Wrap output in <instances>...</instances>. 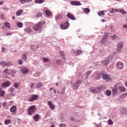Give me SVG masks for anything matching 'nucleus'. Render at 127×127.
I'll use <instances>...</instances> for the list:
<instances>
[{
	"mask_svg": "<svg viewBox=\"0 0 127 127\" xmlns=\"http://www.w3.org/2000/svg\"><path fill=\"white\" fill-rule=\"evenodd\" d=\"M105 89V86H101L99 87H91L90 89V91L93 94H96L97 93H100L101 91H103Z\"/></svg>",
	"mask_w": 127,
	"mask_h": 127,
	"instance_id": "1",
	"label": "nucleus"
},
{
	"mask_svg": "<svg viewBox=\"0 0 127 127\" xmlns=\"http://www.w3.org/2000/svg\"><path fill=\"white\" fill-rule=\"evenodd\" d=\"M45 21H40L38 22L36 24L35 26H33L34 30L36 31H38V30L42 28V26L44 25V24H45Z\"/></svg>",
	"mask_w": 127,
	"mask_h": 127,
	"instance_id": "2",
	"label": "nucleus"
},
{
	"mask_svg": "<svg viewBox=\"0 0 127 127\" xmlns=\"http://www.w3.org/2000/svg\"><path fill=\"white\" fill-rule=\"evenodd\" d=\"M27 112L28 115H33L35 112V105L30 106L28 109Z\"/></svg>",
	"mask_w": 127,
	"mask_h": 127,
	"instance_id": "3",
	"label": "nucleus"
},
{
	"mask_svg": "<svg viewBox=\"0 0 127 127\" xmlns=\"http://www.w3.org/2000/svg\"><path fill=\"white\" fill-rule=\"evenodd\" d=\"M69 25H70V24H69V22H66L65 23L62 24L60 25V27L61 29H67L68 27H69Z\"/></svg>",
	"mask_w": 127,
	"mask_h": 127,
	"instance_id": "4",
	"label": "nucleus"
},
{
	"mask_svg": "<svg viewBox=\"0 0 127 127\" xmlns=\"http://www.w3.org/2000/svg\"><path fill=\"white\" fill-rule=\"evenodd\" d=\"M38 98V95H32L28 99V101H29V102H33V101H36V100H37Z\"/></svg>",
	"mask_w": 127,
	"mask_h": 127,
	"instance_id": "5",
	"label": "nucleus"
},
{
	"mask_svg": "<svg viewBox=\"0 0 127 127\" xmlns=\"http://www.w3.org/2000/svg\"><path fill=\"white\" fill-rule=\"evenodd\" d=\"M0 64L4 67V66H7L9 67V66L12 65V63H10V62H2L0 63Z\"/></svg>",
	"mask_w": 127,
	"mask_h": 127,
	"instance_id": "6",
	"label": "nucleus"
},
{
	"mask_svg": "<svg viewBox=\"0 0 127 127\" xmlns=\"http://www.w3.org/2000/svg\"><path fill=\"white\" fill-rule=\"evenodd\" d=\"M11 83L9 81H7L4 82L1 84L2 88H7V87H9Z\"/></svg>",
	"mask_w": 127,
	"mask_h": 127,
	"instance_id": "7",
	"label": "nucleus"
},
{
	"mask_svg": "<svg viewBox=\"0 0 127 127\" xmlns=\"http://www.w3.org/2000/svg\"><path fill=\"white\" fill-rule=\"evenodd\" d=\"M102 76L103 79L106 80L107 82H110V81H112V77H111L106 74H103Z\"/></svg>",
	"mask_w": 127,
	"mask_h": 127,
	"instance_id": "8",
	"label": "nucleus"
},
{
	"mask_svg": "<svg viewBox=\"0 0 127 127\" xmlns=\"http://www.w3.org/2000/svg\"><path fill=\"white\" fill-rule=\"evenodd\" d=\"M73 53L74 54L75 56H78V55H80V54H82L83 53V51L81 50H75L73 51Z\"/></svg>",
	"mask_w": 127,
	"mask_h": 127,
	"instance_id": "9",
	"label": "nucleus"
},
{
	"mask_svg": "<svg viewBox=\"0 0 127 127\" xmlns=\"http://www.w3.org/2000/svg\"><path fill=\"white\" fill-rule=\"evenodd\" d=\"M123 47H124V43L123 42L119 43L117 46V51H121L123 49Z\"/></svg>",
	"mask_w": 127,
	"mask_h": 127,
	"instance_id": "10",
	"label": "nucleus"
},
{
	"mask_svg": "<svg viewBox=\"0 0 127 127\" xmlns=\"http://www.w3.org/2000/svg\"><path fill=\"white\" fill-rule=\"evenodd\" d=\"M48 106L50 107V109L53 111L54 109H55V105L52 104V102L51 101H49L48 102Z\"/></svg>",
	"mask_w": 127,
	"mask_h": 127,
	"instance_id": "11",
	"label": "nucleus"
},
{
	"mask_svg": "<svg viewBox=\"0 0 127 127\" xmlns=\"http://www.w3.org/2000/svg\"><path fill=\"white\" fill-rule=\"evenodd\" d=\"M116 67L118 68V69H123V68H124V64L121 62H119L117 64Z\"/></svg>",
	"mask_w": 127,
	"mask_h": 127,
	"instance_id": "12",
	"label": "nucleus"
},
{
	"mask_svg": "<svg viewBox=\"0 0 127 127\" xmlns=\"http://www.w3.org/2000/svg\"><path fill=\"white\" fill-rule=\"evenodd\" d=\"M70 4H71V5H81V3L78 1H71L70 2Z\"/></svg>",
	"mask_w": 127,
	"mask_h": 127,
	"instance_id": "13",
	"label": "nucleus"
},
{
	"mask_svg": "<svg viewBox=\"0 0 127 127\" xmlns=\"http://www.w3.org/2000/svg\"><path fill=\"white\" fill-rule=\"evenodd\" d=\"M67 16L68 18H70V19H72V20H75V19H76V18H75L74 15L70 13H67Z\"/></svg>",
	"mask_w": 127,
	"mask_h": 127,
	"instance_id": "14",
	"label": "nucleus"
},
{
	"mask_svg": "<svg viewBox=\"0 0 127 127\" xmlns=\"http://www.w3.org/2000/svg\"><path fill=\"white\" fill-rule=\"evenodd\" d=\"M16 106H12L10 108V111L11 112V113H16Z\"/></svg>",
	"mask_w": 127,
	"mask_h": 127,
	"instance_id": "15",
	"label": "nucleus"
},
{
	"mask_svg": "<svg viewBox=\"0 0 127 127\" xmlns=\"http://www.w3.org/2000/svg\"><path fill=\"white\" fill-rule=\"evenodd\" d=\"M108 37L109 35L108 34V33H105L101 43H105V42H106L105 40H106V39H107V38H108Z\"/></svg>",
	"mask_w": 127,
	"mask_h": 127,
	"instance_id": "16",
	"label": "nucleus"
},
{
	"mask_svg": "<svg viewBox=\"0 0 127 127\" xmlns=\"http://www.w3.org/2000/svg\"><path fill=\"white\" fill-rule=\"evenodd\" d=\"M21 72L23 74H27V73H28V68L27 67H23L21 69Z\"/></svg>",
	"mask_w": 127,
	"mask_h": 127,
	"instance_id": "17",
	"label": "nucleus"
},
{
	"mask_svg": "<svg viewBox=\"0 0 127 127\" xmlns=\"http://www.w3.org/2000/svg\"><path fill=\"white\" fill-rule=\"evenodd\" d=\"M5 95V91L1 90V88H0V97H4Z\"/></svg>",
	"mask_w": 127,
	"mask_h": 127,
	"instance_id": "18",
	"label": "nucleus"
},
{
	"mask_svg": "<svg viewBox=\"0 0 127 127\" xmlns=\"http://www.w3.org/2000/svg\"><path fill=\"white\" fill-rule=\"evenodd\" d=\"M118 93V87H115L113 89H112V94L113 95H116Z\"/></svg>",
	"mask_w": 127,
	"mask_h": 127,
	"instance_id": "19",
	"label": "nucleus"
},
{
	"mask_svg": "<svg viewBox=\"0 0 127 127\" xmlns=\"http://www.w3.org/2000/svg\"><path fill=\"white\" fill-rule=\"evenodd\" d=\"M104 12H106V11L105 10H103V11H98L97 12L98 15H99V16H103L104 15H105V13Z\"/></svg>",
	"mask_w": 127,
	"mask_h": 127,
	"instance_id": "20",
	"label": "nucleus"
},
{
	"mask_svg": "<svg viewBox=\"0 0 127 127\" xmlns=\"http://www.w3.org/2000/svg\"><path fill=\"white\" fill-rule=\"evenodd\" d=\"M45 13L47 16H51L52 15V13L48 10H46Z\"/></svg>",
	"mask_w": 127,
	"mask_h": 127,
	"instance_id": "21",
	"label": "nucleus"
},
{
	"mask_svg": "<svg viewBox=\"0 0 127 127\" xmlns=\"http://www.w3.org/2000/svg\"><path fill=\"white\" fill-rule=\"evenodd\" d=\"M121 114H122V115H124V114L127 115V110L126 108H122L121 109Z\"/></svg>",
	"mask_w": 127,
	"mask_h": 127,
	"instance_id": "22",
	"label": "nucleus"
},
{
	"mask_svg": "<svg viewBox=\"0 0 127 127\" xmlns=\"http://www.w3.org/2000/svg\"><path fill=\"white\" fill-rule=\"evenodd\" d=\"M39 115H36L34 117L35 122H38L39 121Z\"/></svg>",
	"mask_w": 127,
	"mask_h": 127,
	"instance_id": "23",
	"label": "nucleus"
},
{
	"mask_svg": "<svg viewBox=\"0 0 127 127\" xmlns=\"http://www.w3.org/2000/svg\"><path fill=\"white\" fill-rule=\"evenodd\" d=\"M119 89L120 92H126V88L124 86H120Z\"/></svg>",
	"mask_w": 127,
	"mask_h": 127,
	"instance_id": "24",
	"label": "nucleus"
},
{
	"mask_svg": "<svg viewBox=\"0 0 127 127\" xmlns=\"http://www.w3.org/2000/svg\"><path fill=\"white\" fill-rule=\"evenodd\" d=\"M22 12H23V10H18V11H17L16 14L17 16H19V15H20V14H21Z\"/></svg>",
	"mask_w": 127,
	"mask_h": 127,
	"instance_id": "25",
	"label": "nucleus"
},
{
	"mask_svg": "<svg viewBox=\"0 0 127 127\" xmlns=\"http://www.w3.org/2000/svg\"><path fill=\"white\" fill-rule=\"evenodd\" d=\"M59 54H60V56H61V57L64 58V59H65V54L64 53V52L60 51Z\"/></svg>",
	"mask_w": 127,
	"mask_h": 127,
	"instance_id": "26",
	"label": "nucleus"
},
{
	"mask_svg": "<svg viewBox=\"0 0 127 127\" xmlns=\"http://www.w3.org/2000/svg\"><path fill=\"white\" fill-rule=\"evenodd\" d=\"M35 3H43L44 2V0H35Z\"/></svg>",
	"mask_w": 127,
	"mask_h": 127,
	"instance_id": "27",
	"label": "nucleus"
},
{
	"mask_svg": "<svg viewBox=\"0 0 127 127\" xmlns=\"http://www.w3.org/2000/svg\"><path fill=\"white\" fill-rule=\"evenodd\" d=\"M102 62V64L105 65H108V64L110 63V61H109V60H104V61H103Z\"/></svg>",
	"mask_w": 127,
	"mask_h": 127,
	"instance_id": "28",
	"label": "nucleus"
},
{
	"mask_svg": "<svg viewBox=\"0 0 127 127\" xmlns=\"http://www.w3.org/2000/svg\"><path fill=\"white\" fill-rule=\"evenodd\" d=\"M17 26H18V27H19V28H21V27L23 26V24L22 23V22H18L17 23Z\"/></svg>",
	"mask_w": 127,
	"mask_h": 127,
	"instance_id": "29",
	"label": "nucleus"
},
{
	"mask_svg": "<svg viewBox=\"0 0 127 127\" xmlns=\"http://www.w3.org/2000/svg\"><path fill=\"white\" fill-rule=\"evenodd\" d=\"M72 88L73 89V90H77L78 88V85H77V83H74L73 86H72Z\"/></svg>",
	"mask_w": 127,
	"mask_h": 127,
	"instance_id": "30",
	"label": "nucleus"
},
{
	"mask_svg": "<svg viewBox=\"0 0 127 127\" xmlns=\"http://www.w3.org/2000/svg\"><path fill=\"white\" fill-rule=\"evenodd\" d=\"M107 124H108V125H109V126H112V125H113V124H114V122L112 121V119H109V120L107 121Z\"/></svg>",
	"mask_w": 127,
	"mask_h": 127,
	"instance_id": "31",
	"label": "nucleus"
},
{
	"mask_svg": "<svg viewBox=\"0 0 127 127\" xmlns=\"http://www.w3.org/2000/svg\"><path fill=\"white\" fill-rule=\"evenodd\" d=\"M24 31L27 32V33H30L31 32V29L30 28H26L24 29Z\"/></svg>",
	"mask_w": 127,
	"mask_h": 127,
	"instance_id": "32",
	"label": "nucleus"
},
{
	"mask_svg": "<svg viewBox=\"0 0 127 127\" xmlns=\"http://www.w3.org/2000/svg\"><path fill=\"white\" fill-rule=\"evenodd\" d=\"M4 124L5 125H9V124H10V120H5L4 122Z\"/></svg>",
	"mask_w": 127,
	"mask_h": 127,
	"instance_id": "33",
	"label": "nucleus"
},
{
	"mask_svg": "<svg viewBox=\"0 0 127 127\" xmlns=\"http://www.w3.org/2000/svg\"><path fill=\"white\" fill-rule=\"evenodd\" d=\"M22 59L24 60V61H26L27 60V57H26V55L23 54L22 56Z\"/></svg>",
	"mask_w": 127,
	"mask_h": 127,
	"instance_id": "34",
	"label": "nucleus"
},
{
	"mask_svg": "<svg viewBox=\"0 0 127 127\" xmlns=\"http://www.w3.org/2000/svg\"><path fill=\"white\" fill-rule=\"evenodd\" d=\"M62 15H58L56 16V20H59V19H62Z\"/></svg>",
	"mask_w": 127,
	"mask_h": 127,
	"instance_id": "35",
	"label": "nucleus"
},
{
	"mask_svg": "<svg viewBox=\"0 0 127 127\" xmlns=\"http://www.w3.org/2000/svg\"><path fill=\"white\" fill-rule=\"evenodd\" d=\"M11 75L12 77H14V74L16 73V71L13 69L11 70Z\"/></svg>",
	"mask_w": 127,
	"mask_h": 127,
	"instance_id": "36",
	"label": "nucleus"
},
{
	"mask_svg": "<svg viewBox=\"0 0 127 127\" xmlns=\"http://www.w3.org/2000/svg\"><path fill=\"white\" fill-rule=\"evenodd\" d=\"M42 86H43V85H42V83L41 82L37 83L36 85V88H41V87H42Z\"/></svg>",
	"mask_w": 127,
	"mask_h": 127,
	"instance_id": "37",
	"label": "nucleus"
},
{
	"mask_svg": "<svg viewBox=\"0 0 127 127\" xmlns=\"http://www.w3.org/2000/svg\"><path fill=\"white\" fill-rule=\"evenodd\" d=\"M4 24L7 28H10V24L8 22H5Z\"/></svg>",
	"mask_w": 127,
	"mask_h": 127,
	"instance_id": "38",
	"label": "nucleus"
},
{
	"mask_svg": "<svg viewBox=\"0 0 127 127\" xmlns=\"http://www.w3.org/2000/svg\"><path fill=\"white\" fill-rule=\"evenodd\" d=\"M84 12H85V13H89V12H90V9H89L88 8H85L84 9Z\"/></svg>",
	"mask_w": 127,
	"mask_h": 127,
	"instance_id": "39",
	"label": "nucleus"
},
{
	"mask_svg": "<svg viewBox=\"0 0 127 127\" xmlns=\"http://www.w3.org/2000/svg\"><path fill=\"white\" fill-rule=\"evenodd\" d=\"M96 75H97L98 77H96V79H100V78H101V74L99 73H94V75L96 76Z\"/></svg>",
	"mask_w": 127,
	"mask_h": 127,
	"instance_id": "40",
	"label": "nucleus"
},
{
	"mask_svg": "<svg viewBox=\"0 0 127 127\" xmlns=\"http://www.w3.org/2000/svg\"><path fill=\"white\" fill-rule=\"evenodd\" d=\"M106 95L107 96H110L111 95H112V91L111 90H107L106 91Z\"/></svg>",
	"mask_w": 127,
	"mask_h": 127,
	"instance_id": "41",
	"label": "nucleus"
},
{
	"mask_svg": "<svg viewBox=\"0 0 127 127\" xmlns=\"http://www.w3.org/2000/svg\"><path fill=\"white\" fill-rule=\"evenodd\" d=\"M49 61V59H48V58H43V62H44V63L48 62Z\"/></svg>",
	"mask_w": 127,
	"mask_h": 127,
	"instance_id": "42",
	"label": "nucleus"
},
{
	"mask_svg": "<svg viewBox=\"0 0 127 127\" xmlns=\"http://www.w3.org/2000/svg\"><path fill=\"white\" fill-rule=\"evenodd\" d=\"M120 12L122 13V14H126L127 13V11L124 9H121L120 10Z\"/></svg>",
	"mask_w": 127,
	"mask_h": 127,
	"instance_id": "43",
	"label": "nucleus"
},
{
	"mask_svg": "<svg viewBox=\"0 0 127 127\" xmlns=\"http://www.w3.org/2000/svg\"><path fill=\"white\" fill-rule=\"evenodd\" d=\"M40 16H42V13L38 12L36 15V17H40Z\"/></svg>",
	"mask_w": 127,
	"mask_h": 127,
	"instance_id": "44",
	"label": "nucleus"
},
{
	"mask_svg": "<svg viewBox=\"0 0 127 127\" xmlns=\"http://www.w3.org/2000/svg\"><path fill=\"white\" fill-rule=\"evenodd\" d=\"M115 9L114 8H112L110 9V13H114V12H115Z\"/></svg>",
	"mask_w": 127,
	"mask_h": 127,
	"instance_id": "45",
	"label": "nucleus"
},
{
	"mask_svg": "<svg viewBox=\"0 0 127 127\" xmlns=\"http://www.w3.org/2000/svg\"><path fill=\"white\" fill-rule=\"evenodd\" d=\"M81 83H82V81H81V80H77L75 82V84H76V85H77V86H79V85H80V84H81Z\"/></svg>",
	"mask_w": 127,
	"mask_h": 127,
	"instance_id": "46",
	"label": "nucleus"
},
{
	"mask_svg": "<svg viewBox=\"0 0 127 127\" xmlns=\"http://www.w3.org/2000/svg\"><path fill=\"white\" fill-rule=\"evenodd\" d=\"M56 64H57V65H60V64H62L61 61L57 60L56 62Z\"/></svg>",
	"mask_w": 127,
	"mask_h": 127,
	"instance_id": "47",
	"label": "nucleus"
},
{
	"mask_svg": "<svg viewBox=\"0 0 127 127\" xmlns=\"http://www.w3.org/2000/svg\"><path fill=\"white\" fill-rule=\"evenodd\" d=\"M91 73H92V71H91V70L87 71L86 72L87 76H89V75H91Z\"/></svg>",
	"mask_w": 127,
	"mask_h": 127,
	"instance_id": "48",
	"label": "nucleus"
},
{
	"mask_svg": "<svg viewBox=\"0 0 127 127\" xmlns=\"http://www.w3.org/2000/svg\"><path fill=\"white\" fill-rule=\"evenodd\" d=\"M111 38L112 39H113V40L116 39V38H117V35H113V36H111Z\"/></svg>",
	"mask_w": 127,
	"mask_h": 127,
	"instance_id": "49",
	"label": "nucleus"
},
{
	"mask_svg": "<svg viewBox=\"0 0 127 127\" xmlns=\"http://www.w3.org/2000/svg\"><path fill=\"white\" fill-rule=\"evenodd\" d=\"M19 86V84H18V83H14L13 84V86L15 87V88H18V86Z\"/></svg>",
	"mask_w": 127,
	"mask_h": 127,
	"instance_id": "50",
	"label": "nucleus"
},
{
	"mask_svg": "<svg viewBox=\"0 0 127 127\" xmlns=\"http://www.w3.org/2000/svg\"><path fill=\"white\" fill-rule=\"evenodd\" d=\"M126 97H127V94L126 93H123L121 96V98H126Z\"/></svg>",
	"mask_w": 127,
	"mask_h": 127,
	"instance_id": "51",
	"label": "nucleus"
},
{
	"mask_svg": "<svg viewBox=\"0 0 127 127\" xmlns=\"http://www.w3.org/2000/svg\"><path fill=\"white\" fill-rule=\"evenodd\" d=\"M20 2H21V3H25L26 0H20Z\"/></svg>",
	"mask_w": 127,
	"mask_h": 127,
	"instance_id": "52",
	"label": "nucleus"
},
{
	"mask_svg": "<svg viewBox=\"0 0 127 127\" xmlns=\"http://www.w3.org/2000/svg\"><path fill=\"white\" fill-rule=\"evenodd\" d=\"M3 73H5V74H7L8 73V69H5L3 71Z\"/></svg>",
	"mask_w": 127,
	"mask_h": 127,
	"instance_id": "53",
	"label": "nucleus"
},
{
	"mask_svg": "<svg viewBox=\"0 0 127 127\" xmlns=\"http://www.w3.org/2000/svg\"><path fill=\"white\" fill-rule=\"evenodd\" d=\"M18 63H19V65H22V61L21 60H19Z\"/></svg>",
	"mask_w": 127,
	"mask_h": 127,
	"instance_id": "54",
	"label": "nucleus"
},
{
	"mask_svg": "<svg viewBox=\"0 0 127 127\" xmlns=\"http://www.w3.org/2000/svg\"><path fill=\"white\" fill-rule=\"evenodd\" d=\"M60 126L61 127H66V125L63 124H60Z\"/></svg>",
	"mask_w": 127,
	"mask_h": 127,
	"instance_id": "55",
	"label": "nucleus"
},
{
	"mask_svg": "<svg viewBox=\"0 0 127 127\" xmlns=\"http://www.w3.org/2000/svg\"><path fill=\"white\" fill-rule=\"evenodd\" d=\"M12 33H11V32H9V33H7L6 34V35H7V36H8V35H12Z\"/></svg>",
	"mask_w": 127,
	"mask_h": 127,
	"instance_id": "56",
	"label": "nucleus"
},
{
	"mask_svg": "<svg viewBox=\"0 0 127 127\" xmlns=\"http://www.w3.org/2000/svg\"><path fill=\"white\" fill-rule=\"evenodd\" d=\"M4 3V1H3V0H1L0 1V5H1L2 4H3V3Z\"/></svg>",
	"mask_w": 127,
	"mask_h": 127,
	"instance_id": "57",
	"label": "nucleus"
},
{
	"mask_svg": "<svg viewBox=\"0 0 127 127\" xmlns=\"http://www.w3.org/2000/svg\"><path fill=\"white\" fill-rule=\"evenodd\" d=\"M124 28H127V24H124L123 25Z\"/></svg>",
	"mask_w": 127,
	"mask_h": 127,
	"instance_id": "58",
	"label": "nucleus"
},
{
	"mask_svg": "<svg viewBox=\"0 0 127 127\" xmlns=\"http://www.w3.org/2000/svg\"><path fill=\"white\" fill-rule=\"evenodd\" d=\"M32 0H26V2H31Z\"/></svg>",
	"mask_w": 127,
	"mask_h": 127,
	"instance_id": "59",
	"label": "nucleus"
},
{
	"mask_svg": "<svg viewBox=\"0 0 127 127\" xmlns=\"http://www.w3.org/2000/svg\"><path fill=\"white\" fill-rule=\"evenodd\" d=\"M2 106H3V107H5V106H6V103L3 102L2 103Z\"/></svg>",
	"mask_w": 127,
	"mask_h": 127,
	"instance_id": "60",
	"label": "nucleus"
},
{
	"mask_svg": "<svg viewBox=\"0 0 127 127\" xmlns=\"http://www.w3.org/2000/svg\"><path fill=\"white\" fill-rule=\"evenodd\" d=\"M1 50H2V51L3 52H4V51H5V49L4 48L2 47V48H1Z\"/></svg>",
	"mask_w": 127,
	"mask_h": 127,
	"instance_id": "61",
	"label": "nucleus"
},
{
	"mask_svg": "<svg viewBox=\"0 0 127 127\" xmlns=\"http://www.w3.org/2000/svg\"><path fill=\"white\" fill-rule=\"evenodd\" d=\"M115 11H116V12H119V11H120V10H119L118 9H115Z\"/></svg>",
	"mask_w": 127,
	"mask_h": 127,
	"instance_id": "62",
	"label": "nucleus"
},
{
	"mask_svg": "<svg viewBox=\"0 0 127 127\" xmlns=\"http://www.w3.org/2000/svg\"><path fill=\"white\" fill-rule=\"evenodd\" d=\"M34 84L33 83H31V88H33Z\"/></svg>",
	"mask_w": 127,
	"mask_h": 127,
	"instance_id": "63",
	"label": "nucleus"
},
{
	"mask_svg": "<svg viewBox=\"0 0 127 127\" xmlns=\"http://www.w3.org/2000/svg\"><path fill=\"white\" fill-rule=\"evenodd\" d=\"M50 91H53V87H51V88H50Z\"/></svg>",
	"mask_w": 127,
	"mask_h": 127,
	"instance_id": "64",
	"label": "nucleus"
}]
</instances>
